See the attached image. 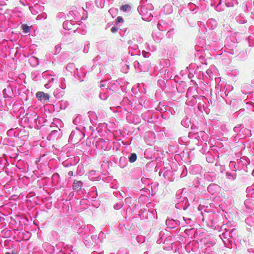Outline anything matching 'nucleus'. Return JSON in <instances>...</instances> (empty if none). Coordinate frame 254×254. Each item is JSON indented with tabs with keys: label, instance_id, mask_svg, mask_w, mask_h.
Wrapping results in <instances>:
<instances>
[{
	"label": "nucleus",
	"instance_id": "obj_1",
	"mask_svg": "<svg viewBox=\"0 0 254 254\" xmlns=\"http://www.w3.org/2000/svg\"><path fill=\"white\" fill-rule=\"evenodd\" d=\"M153 9V6L151 3L144 5H139L137 7V10L139 14L142 15V18L145 20L149 21L151 20L153 17L151 11Z\"/></svg>",
	"mask_w": 254,
	"mask_h": 254
},
{
	"label": "nucleus",
	"instance_id": "obj_2",
	"mask_svg": "<svg viewBox=\"0 0 254 254\" xmlns=\"http://www.w3.org/2000/svg\"><path fill=\"white\" fill-rule=\"evenodd\" d=\"M82 117L81 115L77 116L73 120V123L75 125H78V127H76V130L72 131L69 136V139L73 138L74 137H77L78 136H81L83 134V130L84 127H82L81 124Z\"/></svg>",
	"mask_w": 254,
	"mask_h": 254
},
{
	"label": "nucleus",
	"instance_id": "obj_3",
	"mask_svg": "<svg viewBox=\"0 0 254 254\" xmlns=\"http://www.w3.org/2000/svg\"><path fill=\"white\" fill-rule=\"evenodd\" d=\"M236 41V39L234 36H230L227 38L224 46L225 52L232 55L237 53L236 52L237 43Z\"/></svg>",
	"mask_w": 254,
	"mask_h": 254
},
{
	"label": "nucleus",
	"instance_id": "obj_4",
	"mask_svg": "<svg viewBox=\"0 0 254 254\" xmlns=\"http://www.w3.org/2000/svg\"><path fill=\"white\" fill-rule=\"evenodd\" d=\"M139 215L141 219L147 220L148 221L156 219L157 218V212L155 209L149 211L145 209H141L139 211Z\"/></svg>",
	"mask_w": 254,
	"mask_h": 254
},
{
	"label": "nucleus",
	"instance_id": "obj_5",
	"mask_svg": "<svg viewBox=\"0 0 254 254\" xmlns=\"http://www.w3.org/2000/svg\"><path fill=\"white\" fill-rule=\"evenodd\" d=\"M225 232L220 235V238L222 240L224 245L229 247V244L232 242L229 229L224 228Z\"/></svg>",
	"mask_w": 254,
	"mask_h": 254
},
{
	"label": "nucleus",
	"instance_id": "obj_6",
	"mask_svg": "<svg viewBox=\"0 0 254 254\" xmlns=\"http://www.w3.org/2000/svg\"><path fill=\"white\" fill-rule=\"evenodd\" d=\"M129 44L128 52L131 56L139 55L140 51L138 48L137 44L134 43L132 41H129L128 42Z\"/></svg>",
	"mask_w": 254,
	"mask_h": 254
},
{
	"label": "nucleus",
	"instance_id": "obj_7",
	"mask_svg": "<svg viewBox=\"0 0 254 254\" xmlns=\"http://www.w3.org/2000/svg\"><path fill=\"white\" fill-rule=\"evenodd\" d=\"M94 229V228L91 225L82 224L77 230V232L79 234L84 235L87 234L88 232H93Z\"/></svg>",
	"mask_w": 254,
	"mask_h": 254
},
{
	"label": "nucleus",
	"instance_id": "obj_8",
	"mask_svg": "<svg viewBox=\"0 0 254 254\" xmlns=\"http://www.w3.org/2000/svg\"><path fill=\"white\" fill-rule=\"evenodd\" d=\"M189 203L187 197H184L182 200L180 201H176L175 207L178 209L186 210L189 206Z\"/></svg>",
	"mask_w": 254,
	"mask_h": 254
},
{
	"label": "nucleus",
	"instance_id": "obj_9",
	"mask_svg": "<svg viewBox=\"0 0 254 254\" xmlns=\"http://www.w3.org/2000/svg\"><path fill=\"white\" fill-rule=\"evenodd\" d=\"M237 169L238 170H242L244 167L247 166L250 163L249 159L246 156H243L240 159H237Z\"/></svg>",
	"mask_w": 254,
	"mask_h": 254
},
{
	"label": "nucleus",
	"instance_id": "obj_10",
	"mask_svg": "<svg viewBox=\"0 0 254 254\" xmlns=\"http://www.w3.org/2000/svg\"><path fill=\"white\" fill-rule=\"evenodd\" d=\"M108 141H106L104 139L100 138L96 142V146L98 148L105 150L108 148Z\"/></svg>",
	"mask_w": 254,
	"mask_h": 254
},
{
	"label": "nucleus",
	"instance_id": "obj_11",
	"mask_svg": "<svg viewBox=\"0 0 254 254\" xmlns=\"http://www.w3.org/2000/svg\"><path fill=\"white\" fill-rule=\"evenodd\" d=\"M67 71L70 72L71 75L76 77V72H78V68L75 66L73 63H68L66 66Z\"/></svg>",
	"mask_w": 254,
	"mask_h": 254
},
{
	"label": "nucleus",
	"instance_id": "obj_12",
	"mask_svg": "<svg viewBox=\"0 0 254 254\" xmlns=\"http://www.w3.org/2000/svg\"><path fill=\"white\" fill-rule=\"evenodd\" d=\"M36 95L39 100L43 102L49 101L50 98L49 94L45 93L43 92L39 91L36 93Z\"/></svg>",
	"mask_w": 254,
	"mask_h": 254
},
{
	"label": "nucleus",
	"instance_id": "obj_13",
	"mask_svg": "<svg viewBox=\"0 0 254 254\" xmlns=\"http://www.w3.org/2000/svg\"><path fill=\"white\" fill-rule=\"evenodd\" d=\"M180 224V222L177 220L168 219L166 220V225L170 228H174L179 226Z\"/></svg>",
	"mask_w": 254,
	"mask_h": 254
},
{
	"label": "nucleus",
	"instance_id": "obj_14",
	"mask_svg": "<svg viewBox=\"0 0 254 254\" xmlns=\"http://www.w3.org/2000/svg\"><path fill=\"white\" fill-rule=\"evenodd\" d=\"M3 94L4 98H11L14 95L12 88L10 86L4 89Z\"/></svg>",
	"mask_w": 254,
	"mask_h": 254
},
{
	"label": "nucleus",
	"instance_id": "obj_15",
	"mask_svg": "<svg viewBox=\"0 0 254 254\" xmlns=\"http://www.w3.org/2000/svg\"><path fill=\"white\" fill-rule=\"evenodd\" d=\"M43 247L48 254H53L55 252L54 247L48 243L43 244Z\"/></svg>",
	"mask_w": 254,
	"mask_h": 254
},
{
	"label": "nucleus",
	"instance_id": "obj_16",
	"mask_svg": "<svg viewBox=\"0 0 254 254\" xmlns=\"http://www.w3.org/2000/svg\"><path fill=\"white\" fill-rule=\"evenodd\" d=\"M169 26V24L162 20H159L157 24V27L158 29L162 31L167 30Z\"/></svg>",
	"mask_w": 254,
	"mask_h": 254
},
{
	"label": "nucleus",
	"instance_id": "obj_17",
	"mask_svg": "<svg viewBox=\"0 0 254 254\" xmlns=\"http://www.w3.org/2000/svg\"><path fill=\"white\" fill-rule=\"evenodd\" d=\"M83 183L80 181L74 180L73 183V190L77 192L79 191L82 187Z\"/></svg>",
	"mask_w": 254,
	"mask_h": 254
},
{
	"label": "nucleus",
	"instance_id": "obj_18",
	"mask_svg": "<svg viewBox=\"0 0 254 254\" xmlns=\"http://www.w3.org/2000/svg\"><path fill=\"white\" fill-rule=\"evenodd\" d=\"M109 96V90L107 88H102L99 97L101 100H105Z\"/></svg>",
	"mask_w": 254,
	"mask_h": 254
},
{
	"label": "nucleus",
	"instance_id": "obj_19",
	"mask_svg": "<svg viewBox=\"0 0 254 254\" xmlns=\"http://www.w3.org/2000/svg\"><path fill=\"white\" fill-rule=\"evenodd\" d=\"M73 22L72 21H65L63 24V28L67 30H72V27L74 25Z\"/></svg>",
	"mask_w": 254,
	"mask_h": 254
},
{
	"label": "nucleus",
	"instance_id": "obj_20",
	"mask_svg": "<svg viewBox=\"0 0 254 254\" xmlns=\"http://www.w3.org/2000/svg\"><path fill=\"white\" fill-rule=\"evenodd\" d=\"M226 176L227 179L230 180L234 181L236 179L237 174L235 170L232 171L231 172H227L226 173Z\"/></svg>",
	"mask_w": 254,
	"mask_h": 254
},
{
	"label": "nucleus",
	"instance_id": "obj_21",
	"mask_svg": "<svg viewBox=\"0 0 254 254\" xmlns=\"http://www.w3.org/2000/svg\"><path fill=\"white\" fill-rule=\"evenodd\" d=\"M207 27L209 29H214L217 26V22L213 19H209L206 23Z\"/></svg>",
	"mask_w": 254,
	"mask_h": 254
},
{
	"label": "nucleus",
	"instance_id": "obj_22",
	"mask_svg": "<svg viewBox=\"0 0 254 254\" xmlns=\"http://www.w3.org/2000/svg\"><path fill=\"white\" fill-rule=\"evenodd\" d=\"M247 193V196L248 197L254 198V187H248L246 190Z\"/></svg>",
	"mask_w": 254,
	"mask_h": 254
},
{
	"label": "nucleus",
	"instance_id": "obj_23",
	"mask_svg": "<svg viewBox=\"0 0 254 254\" xmlns=\"http://www.w3.org/2000/svg\"><path fill=\"white\" fill-rule=\"evenodd\" d=\"M242 124L238 125L237 126H236L233 129L234 131L237 133L236 134V136H238L239 138L243 137V135H242L241 134L242 132H240V131H241V127H242Z\"/></svg>",
	"mask_w": 254,
	"mask_h": 254
},
{
	"label": "nucleus",
	"instance_id": "obj_24",
	"mask_svg": "<svg viewBox=\"0 0 254 254\" xmlns=\"http://www.w3.org/2000/svg\"><path fill=\"white\" fill-rule=\"evenodd\" d=\"M236 21L240 24H244L247 22V19L245 17L244 15L242 14H240L236 17Z\"/></svg>",
	"mask_w": 254,
	"mask_h": 254
},
{
	"label": "nucleus",
	"instance_id": "obj_25",
	"mask_svg": "<svg viewBox=\"0 0 254 254\" xmlns=\"http://www.w3.org/2000/svg\"><path fill=\"white\" fill-rule=\"evenodd\" d=\"M245 221L249 225L254 227V213L247 218Z\"/></svg>",
	"mask_w": 254,
	"mask_h": 254
},
{
	"label": "nucleus",
	"instance_id": "obj_26",
	"mask_svg": "<svg viewBox=\"0 0 254 254\" xmlns=\"http://www.w3.org/2000/svg\"><path fill=\"white\" fill-rule=\"evenodd\" d=\"M127 164V161L126 158L125 157H121L120 159V161L119 162V165L121 168H125Z\"/></svg>",
	"mask_w": 254,
	"mask_h": 254
},
{
	"label": "nucleus",
	"instance_id": "obj_27",
	"mask_svg": "<svg viewBox=\"0 0 254 254\" xmlns=\"http://www.w3.org/2000/svg\"><path fill=\"white\" fill-rule=\"evenodd\" d=\"M88 194L92 198H96L97 195L96 188L95 187H92Z\"/></svg>",
	"mask_w": 254,
	"mask_h": 254
},
{
	"label": "nucleus",
	"instance_id": "obj_28",
	"mask_svg": "<svg viewBox=\"0 0 254 254\" xmlns=\"http://www.w3.org/2000/svg\"><path fill=\"white\" fill-rule=\"evenodd\" d=\"M131 41H132L134 43H137L138 44H141L143 42V39L140 36L136 35Z\"/></svg>",
	"mask_w": 254,
	"mask_h": 254
},
{
	"label": "nucleus",
	"instance_id": "obj_29",
	"mask_svg": "<svg viewBox=\"0 0 254 254\" xmlns=\"http://www.w3.org/2000/svg\"><path fill=\"white\" fill-rule=\"evenodd\" d=\"M97 129H98V131L102 130L104 131H106L107 130H110V129L108 127L107 124H106L105 123L100 124L99 125V127H97Z\"/></svg>",
	"mask_w": 254,
	"mask_h": 254
},
{
	"label": "nucleus",
	"instance_id": "obj_30",
	"mask_svg": "<svg viewBox=\"0 0 254 254\" xmlns=\"http://www.w3.org/2000/svg\"><path fill=\"white\" fill-rule=\"evenodd\" d=\"M229 167H230V168L231 169L232 171H234L235 169V171L236 172L237 170H238L237 163L235 161H230L229 163Z\"/></svg>",
	"mask_w": 254,
	"mask_h": 254
},
{
	"label": "nucleus",
	"instance_id": "obj_31",
	"mask_svg": "<svg viewBox=\"0 0 254 254\" xmlns=\"http://www.w3.org/2000/svg\"><path fill=\"white\" fill-rule=\"evenodd\" d=\"M134 66L136 67V66L137 65L138 68L141 70H143V71H146L147 70H148V68H149V64H147V66L146 67H143L142 65L140 64L138 62L136 61L134 63Z\"/></svg>",
	"mask_w": 254,
	"mask_h": 254
},
{
	"label": "nucleus",
	"instance_id": "obj_32",
	"mask_svg": "<svg viewBox=\"0 0 254 254\" xmlns=\"http://www.w3.org/2000/svg\"><path fill=\"white\" fill-rule=\"evenodd\" d=\"M231 239L234 240L237 236V231L236 229H229Z\"/></svg>",
	"mask_w": 254,
	"mask_h": 254
},
{
	"label": "nucleus",
	"instance_id": "obj_33",
	"mask_svg": "<svg viewBox=\"0 0 254 254\" xmlns=\"http://www.w3.org/2000/svg\"><path fill=\"white\" fill-rule=\"evenodd\" d=\"M85 76V73L83 71H80L78 70V72H76V78H78L80 81H83L84 79L82 78Z\"/></svg>",
	"mask_w": 254,
	"mask_h": 254
},
{
	"label": "nucleus",
	"instance_id": "obj_34",
	"mask_svg": "<svg viewBox=\"0 0 254 254\" xmlns=\"http://www.w3.org/2000/svg\"><path fill=\"white\" fill-rule=\"evenodd\" d=\"M121 10L125 12H129L131 10V6L127 4H124L121 7Z\"/></svg>",
	"mask_w": 254,
	"mask_h": 254
},
{
	"label": "nucleus",
	"instance_id": "obj_35",
	"mask_svg": "<svg viewBox=\"0 0 254 254\" xmlns=\"http://www.w3.org/2000/svg\"><path fill=\"white\" fill-rule=\"evenodd\" d=\"M59 86L62 89H64L66 88L65 81L64 78H61L59 80Z\"/></svg>",
	"mask_w": 254,
	"mask_h": 254
},
{
	"label": "nucleus",
	"instance_id": "obj_36",
	"mask_svg": "<svg viewBox=\"0 0 254 254\" xmlns=\"http://www.w3.org/2000/svg\"><path fill=\"white\" fill-rule=\"evenodd\" d=\"M137 159V155L134 153H132L130 154V156L128 157V160L130 163L134 162Z\"/></svg>",
	"mask_w": 254,
	"mask_h": 254
},
{
	"label": "nucleus",
	"instance_id": "obj_37",
	"mask_svg": "<svg viewBox=\"0 0 254 254\" xmlns=\"http://www.w3.org/2000/svg\"><path fill=\"white\" fill-rule=\"evenodd\" d=\"M160 238L157 241L158 244H161L166 241V237H164V233L163 232L160 233Z\"/></svg>",
	"mask_w": 254,
	"mask_h": 254
},
{
	"label": "nucleus",
	"instance_id": "obj_38",
	"mask_svg": "<svg viewBox=\"0 0 254 254\" xmlns=\"http://www.w3.org/2000/svg\"><path fill=\"white\" fill-rule=\"evenodd\" d=\"M240 132H242L243 135V137H244V134L245 133L246 135H249L251 134V130L249 129L244 128V127H242L241 128V131H240Z\"/></svg>",
	"mask_w": 254,
	"mask_h": 254
},
{
	"label": "nucleus",
	"instance_id": "obj_39",
	"mask_svg": "<svg viewBox=\"0 0 254 254\" xmlns=\"http://www.w3.org/2000/svg\"><path fill=\"white\" fill-rule=\"evenodd\" d=\"M18 132H17V131H14V130L13 128L9 129L7 132V134L9 136H12L14 135V136H16L18 135Z\"/></svg>",
	"mask_w": 254,
	"mask_h": 254
},
{
	"label": "nucleus",
	"instance_id": "obj_40",
	"mask_svg": "<svg viewBox=\"0 0 254 254\" xmlns=\"http://www.w3.org/2000/svg\"><path fill=\"white\" fill-rule=\"evenodd\" d=\"M64 92H59V90L58 89H57L55 90L54 92V96L57 98H60V97H62L63 96Z\"/></svg>",
	"mask_w": 254,
	"mask_h": 254
},
{
	"label": "nucleus",
	"instance_id": "obj_41",
	"mask_svg": "<svg viewBox=\"0 0 254 254\" xmlns=\"http://www.w3.org/2000/svg\"><path fill=\"white\" fill-rule=\"evenodd\" d=\"M89 117L91 122L94 123L93 120H95V117H96V115L95 112L90 111L88 112Z\"/></svg>",
	"mask_w": 254,
	"mask_h": 254
},
{
	"label": "nucleus",
	"instance_id": "obj_42",
	"mask_svg": "<svg viewBox=\"0 0 254 254\" xmlns=\"http://www.w3.org/2000/svg\"><path fill=\"white\" fill-rule=\"evenodd\" d=\"M31 63H34V65L36 66L39 64V61L38 59L34 57H31L29 59Z\"/></svg>",
	"mask_w": 254,
	"mask_h": 254
},
{
	"label": "nucleus",
	"instance_id": "obj_43",
	"mask_svg": "<svg viewBox=\"0 0 254 254\" xmlns=\"http://www.w3.org/2000/svg\"><path fill=\"white\" fill-rule=\"evenodd\" d=\"M164 10H165L166 9H167V11H166V14H170L172 11L171 6L169 4H166L164 6Z\"/></svg>",
	"mask_w": 254,
	"mask_h": 254
},
{
	"label": "nucleus",
	"instance_id": "obj_44",
	"mask_svg": "<svg viewBox=\"0 0 254 254\" xmlns=\"http://www.w3.org/2000/svg\"><path fill=\"white\" fill-rule=\"evenodd\" d=\"M53 75L51 74H49L48 71H45L42 73V76L44 78L47 79L49 81V79L51 78V76Z\"/></svg>",
	"mask_w": 254,
	"mask_h": 254
},
{
	"label": "nucleus",
	"instance_id": "obj_45",
	"mask_svg": "<svg viewBox=\"0 0 254 254\" xmlns=\"http://www.w3.org/2000/svg\"><path fill=\"white\" fill-rule=\"evenodd\" d=\"M123 206V202L122 201H120L117 203H116L114 206V207L115 209L118 210L122 207Z\"/></svg>",
	"mask_w": 254,
	"mask_h": 254
},
{
	"label": "nucleus",
	"instance_id": "obj_46",
	"mask_svg": "<svg viewBox=\"0 0 254 254\" xmlns=\"http://www.w3.org/2000/svg\"><path fill=\"white\" fill-rule=\"evenodd\" d=\"M21 27H22L23 31L25 33H28L30 31V28L26 24H23Z\"/></svg>",
	"mask_w": 254,
	"mask_h": 254
},
{
	"label": "nucleus",
	"instance_id": "obj_47",
	"mask_svg": "<svg viewBox=\"0 0 254 254\" xmlns=\"http://www.w3.org/2000/svg\"><path fill=\"white\" fill-rule=\"evenodd\" d=\"M117 254H128V252L127 249L121 248L118 251Z\"/></svg>",
	"mask_w": 254,
	"mask_h": 254
},
{
	"label": "nucleus",
	"instance_id": "obj_48",
	"mask_svg": "<svg viewBox=\"0 0 254 254\" xmlns=\"http://www.w3.org/2000/svg\"><path fill=\"white\" fill-rule=\"evenodd\" d=\"M181 193H182V191L181 190H179L177 191L176 194V199H177V201H180L181 200H182V198L183 197H182Z\"/></svg>",
	"mask_w": 254,
	"mask_h": 254
},
{
	"label": "nucleus",
	"instance_id": "obj_49",
	"mask_svg": "<svg viewBox=\"0 0 254 254\" xmlns=\"http://www.w3.org/2000/svg\"><path fill=\"white\" fill-rule=\"evenodd\" d=\"M84 244L86 246V247L87 248L91 247L93 244V243L91 241H89V240H85L84 241Z\"/></svg>",
	"mask_w": 254,
	"mask_h": 254
},
{
	"label": "nucleus",
	"instance_id": "obj_50",
	"mask_svg": "<svg viewBox=\"0 0 254 254\" xmlns=\"http://www.w3.org/2000/svg\"><path fill=\"white\" fill-rule=\"evenodd\" d=\"M63 165L65 167H68L69 166H70L72 165L71 162L68 160L63 162Z\"/></svg>",
	"mask_w": 254,
	"mask_h": 254
},
{
	"label": "nucleus",
	"instance_id": "obj_51",
	"mask_svg": "<svg viewBox=\"0 0 254 254\" xmlns=\"http://www.w3.org/2000/svg\"><path fill=\"white\" fill-rule=\"evenodd\" d=\"M89 47H90V44L89 42H88L87 43V44L85 46V47L83 50V52L84 53H87L88 52Z\"/></svg>",
	"mask_w": 254,
	"mask_h": 254
},
{
	"label": "nucleus",
	"instance_id": "obj_52",
	"mask_svg": "<svg viewBox=\"0 0 254 254\" xmlns=\"http://www.w3.org/2000/svg\"><path fill=\"white\" fill-rule=\"evenodd\" d=\"M107 81H101L100 84V87H107V88L109 87V86L107 85Z\"/></svg>",
	"mask_w": 254,
	"mask_h": 254
},
{
	"label": "nucleus",
	"instance_id": "obj_53",
	"mask_svg": "<svg viewBox=\"0 0 254 254\" xmlns=\"http://www.w3.org/2000/svg\"><path fill=\"white\" fill-rule=\"evenodd\" d=\"M41 120H42V119H40L38 118L34 119V123L36 124V126L38 127V125H40L42 124Z\"/></svg>",
	"mask_w": 254,
	"mask_h": 254
},
{
	"label": "nucleus",
	"instance_id": "obj_54",
	"mask_svg": "<svg viewBox=\"0 0 254 254\" xmlns=\"http://www.w3.org/2000/svg\"><path fill=\"white\" fill-rule=\"evenodd\" d=\"M174 30V29L172 28V29L169 30L167 33V34H166V36L168 37V38H170V37H171L173 35V31Z\"/></svg>",
	"mask_w": 254,
	"mask_h": 254
},
{
	"label": "nucleus",
	"instance_id": "obj_55",
	"mask_svg": "<svg viewBox=\"0 0 254 254\" xmlns=\"http://www.w3.org/2000/svg\"><path fill=\"white\" fill-rule=\"evenodd\" d=\"M142 55L144 58H148L150 54L149 52H145V51H143L142 52Z\"/></svg>",
	"mask_w": 254,
	"mask_h": 254
},
{
	"label": "nucleus",
	"instance_id": "obj_56",
	"mask_svg": "<svg viewBox=\"0 0 254 254\" xmlns=\"http://www.w3.org/2000/svg\"><path fill=\"white\" fill-rule=\"evenodd\" d=\"M99 237H98L97 236V235H92L91 236V237H90V238L91 239L92 241L91 242L93 243V242H96L97 239H98Z\"/></svg>",
	"mask_w": 254,
	"mask_h": 254
},
{
	"label": "nucleus",
	"instance_id": "obj_57",
	"mask_svg": "<svg viewBox=\"0 0 254 254\" xmlns=\"http://www.w3.org/2000/svg\"><path fill=\"white\" fill-rule=\"evenodd\" d=\"M55 49H56V54H58L60 53V52L61 51V46L60 45H57L55 47Z\"/></svg>",
	"mask_w": 254,
	"mask_h": 254
},
{
	"label": "nucleus",
	"instance_id": "obj_58",
	"mask_svg": "<svg viewBox=\"0 0 254 254\" xmlns=\"http://www.w3.org/2000/svg\"><path fill=\"white\" fill-rule=\"evenodd\" d=\"M254 39L252 37L250 36L249 37V46H253L254 45V42H253L252 44L250 42V41H254Z\"/></svg>",
	"mask_w": 254,
	"mask_h": 254
},
{
	"label": "nucleus",
	"instance_id": "obj_59",
	"mask_svg": "<svg viewBox=\"0 0 254 254\" xmlns=\"http://www.w3.org/2000/svg\"><path fill=\"white\" fill-rule=\"evenodd\" d=\"M183 219L186 222V223L187 224H190L191 221V220L190 218L186 219L185 217H183Z\"/></svg>",
	"mask_w": 254,
	"mask_h": 254
},
{
	"label": "nucleus",
	"instance_id": "obj_60",
	"mask_svg": "<svg viewBox=\"0 0 254 254\" xmlns=\"http://www.w3.org/2000/svg\"><path fill=\"white\" fill-rule=\"evenodd\" d=\"M134 117L136 119V121H133L132 122L134 124H137L139 123V119L137 116H135Z\"/></svg>",
	"mask_w": 254,
	"mask_h": 254
},
{
	"label": "nucleus",
	"instance_id": "obj_61",
	"mask_svg": "<svg viewBox=\"0 0 254 254\" xmlns=\"http://www.w3.org/2000/svg\"><path fill=\"white\" fill-rule=\"evenodd\" d=\"M117 30H118V28L116 26H113L111 29V31L113 33H115V32H117Z\"/></svg>",
	"mask_w": 254,
	"mask_h": 254
},
{
	"label": "nucleus",
	"instance_id": "obj_62",
	"mask_svg": "<svg viewBox=\"0 0 254 254\" xmlns=\"http://www.w3.org/2000/svg\"><path fill=\"white\" fill-rule=\"evenodd\" d=\"M115 195H117L118 193H119L123 197H124L123 196V194L125 193V192L124 191H123L122 192H121L119 191H116L115 192H114Z\"/></svg>",
	"mask_w": 254,
	"mask_h": 254
},
{
	"label": "nucleus",
	"instance_id": "obj_63",
	"mask_svg": "<svg viewBox=\"0 0 254 254\" xmlns=\"http://www.w3.org/2000/svg\"><path fill=\"white\" fill-rule=\"evenodd\" d=\"M58 132V130H53L52 131L51 133V135H56V134Z\"/></svg>",
	"mask_w": 254,
	"mask_h": 254
},
{
	"label": "nucleus",
	"instance_id": "obj_64",
	"mask_svg": "<svg viewBox=\"0 0 254 254\" xmlns=\"http://www.w3.org/2000/svg\"><path fill=\"white\" fill-rule=\"evenodd\" d=\"M91 254H103V251L100 252H97L96 251H93Z\"/></svg>",
	"mask_w": 254,
	"mask_h": 254
}]
</instances>
